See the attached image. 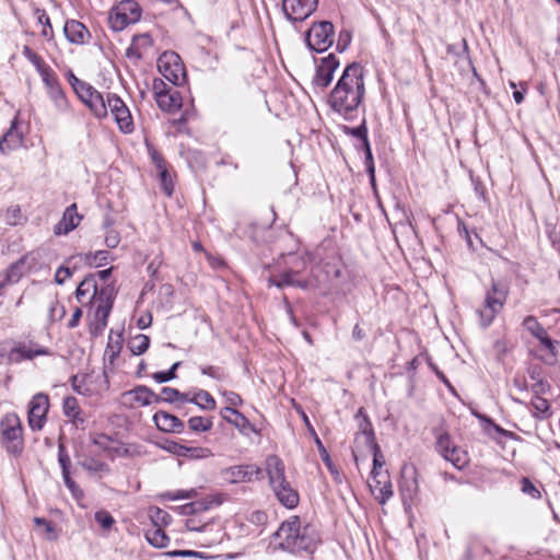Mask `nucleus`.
Masks as SVG:
<instances>
[{
	"label": "nucleus",
	"mask_w": 560,
	"mask_h": 560,
	"mask_svg": "<svg viewBox=\"0 0 560 560\" xmlns=\"http://www.w3.org/2000/svg\"><path fill=\"white\" fill-rule=\"evenodd\" d=\"M40 78L48 91L60 86L58 79L49 66H45L38 70Z\"/></svg>",
	"instance_id": "4c0bfd02"
},
{
	"label": "nucleus",
	"mask_w": 560,
	"mask_h": 560,
	"mask_svg": "<svg viewBox=\"0 0 560 560\" xmlns=\"http://www.w3.org/2000/svg\"><path fill=\"white\" fill-rule=\"evenodd\" d=\"M23 136L15 125L12 124L11 128L0 139V151L2 153H9L22 145Z\"/></svg>",
	"instance_id": "c756f323"
},
{
	"label": "nucleus",
	"mask_w": 560,
	"mask_h": 560,
	"mask_svg": "<svg viewBox=\"0 0 560 560\" xmlns=\"http://www.w3.org/2000/svg\"><path fill=\"white\" fill-rule=\"evenodd\" d=\"M509 294V284L501 280H493L486 292L482 306L477 311L482 327L492 324L497 315L503 310Z\"/></svg>",
	"instance_id": "20e7f679"
},
{
	"label": "nucleus",
	"mask_w": 560,
	"mask_h": 560,
	"mask_svg": "<svg viewBox=\"0 0 560 560\" xmlns=\"http://www.w3.org/2000/svg\"><path fill=\"white\" fill-rule=\"evenodd\" d=\"M122 349V336L121 334H113L110 330L108 336V342L105 349L104 357L110 364L118 358L120 351Z\"/></svg>",
	"instance_id": "7c9ffc66"
},
{
	"label": "nucleus",
	"mask_w": 560,
	"mask_h": 560,
	"mask_svg": "<svg viewBox=\"0 0 560 560\" xmlns=\"http://www.w3.org/2000/svg\"><path fill=\"white\" fill-rule=\"evenodd\" d=\"M265 466L270 487L278 501L287 509H294L299 504L300 497L285 478L283 462L276 455H269Z\"/></svg>",
	"instance_id": "7ed1b4c3"
},
{
	"label": "nucleus",
	"mask_w": 560,
	"mask_h": 560,
	"mask_svg": "<svg viewBox=\"0 0 560 560\" xmlns=\"http://www.w3.org/2000/svg\"><path fill=\"white\" fill-rule=\"evenodd\" d=\"M350 132L354 137H357L360 140H362L363 145H366V143H370L369 139H368V129H366V126H365L364 121L359 127L352 128Z\"/></svg>",
	"instance_id": "0e129e2a"
},
{
	"label": "nucleus",
	"mask_w": 560,
	"mask_h": 560,
	"mask_svg": "<svg viewBox=\"0 0 560 560\" xmlns=\"http://www.w3.org/2000/svg\"><path fill=\"white\" fill-rule=\"evenodd\" d=\"M106 233H105V245L108 248H116L120 243V234L117 230L110 228V221L105 220Z\"/></svg>",
	"instance_id": "37998d69"
},
{
	"label": "nucleus",
	"mask_w": 560,
	"mask_h": 560,
	"mask_svg": "<svg viewBox=\"0 0 560 560\" xmlns=\"http://www.w3.org/2000/svg\"><path fill=\"white\" fill-rule=\"evenodd\" d=\"M50 352L47 348L34 342H20L13 347L9 353L10 362H20L22 360H32L38 355H48Z\"/></svg>",
	"instance_id": "4be33fe9"
},
{
	"label": "nucleus",
	"mask_w": 560,
	"mask_h": 560,
	"mask_svg": "<svg viewBox=\"0 0 560 560\" xmlns=\"http://www.w3.org/2000/svg\"><path fill=\"white\" fill-rule=\"evenodd\" d=\"M338 67L339 60L335 55L330 54L327 57L322 58L312 79L313 88L319 91L326 89L331 83L334 73Z\"/></svg>",
	"instance_id": "4468645a"
},
{
	"label": "nucleus",
	"mask_w": 560,
	"mask_h": 560,
	"mask_svg": "<svg viewBox=\"0 0 560 560\" xmlns=\"http://www.w3.org/2000/svg\"><path fill=\"white\" fill-rule=\"evenodd\" d=\"M196 494H197V491L195 489L177 490L175 492H165V493L162 494V498L171 500V501H177V500L191 499Z\"/></svg>",
	"instance_id": "49530a36"
},
{
	"label": "nucleus",
	"mask_w": 560,
	"mask_h": 560,
	"mask_svg": "<svg viewBox=\"0 0 560 560\" xmlns=\"http://www.w3.org/2000/svg\"><path fill=\"white\" fill-rule=\"evenodd\" d=\"M318 0H283L282 10L288 20L302 22L317 8Z\"/></svg>",
	"instance_id": "2eb2a0df"
},
{
	"label": "nucleus",
	"mask_w": 560,
	"mask_h": 560,
	"mask_svg": "<svg viewBox=\"0 0 560 560\" xmlns=\"http://www.w3.org/2000/svg\"><path fill=\"white\" fill-rule=\"evenodd\" d=\"M145 538L150 545L156 548H164L168 545L170 538L162 527H154L148 529Z\"/></svg>",
	"instance_id": "2f4dec72"
},
{
	"label": "nucleus",
	"mask_w": 560,
	"mask_h": 560,
	"mask_svg": "<svg viewBox=\"0 0 560 560\" xmlns=\"http://www.w3.org/2000/svg\"><path fill=\"white\" fill-rule=\"evenodd\" d=\"M39 258L38 252H31L13 262L7 270L5 280L8 283L18 282L25 273L36 268Z\"/></svg>",
	"instance_id": "f3484780"
},
{
	"label": "nucleus",
	"mask_w": 560,
	"mask_h": 560,
	"mask_svg": "<svg viewBox=\"0 0 560 560\" xmlns=\"http://www.w3.org/2000/svg\"><path fill=\"white\" fill-rule=\"evenodd\" d=\"M63 481L74 500L80 502L84 497L83 490L74 482V480L71 479V477L65 478Z\"/></svg>",
	"instance_id": "5fc2aeb1"
},
{
	"label": "nucleus",
	"mask_w": 560,
	"mask_h": 560,
	"mask_svg": "<svg viewBox=\"0 0 560 560\" xmlns=\"http://www.w3.org/2000/svg\"><path fill=\"white\" fill-rule=\"evenodd\" d=\"M0 431L3 443L9 453L21 454L23 450L22 424L14 412L7 413L0 421Z\"/></svg>",
	"instance_id": "423d86ee"
},
{
	"label": "nucleus",
	"mask_w": 560,
	"mask_h": 560,
	"mask_svg": "<svg viewBox=\"0 0 560 560\" xmlns=\"http://www.w3.org/2000/svg\"><path fill=\"white\" fill-rule=\"evenodd\" d=\"M82 467L84 469H86L88 471H92V472H101V471H106L107 470V466L102 463V462H98V460H85L83 463H81Z\"/></svg>",
	"instance_id": "e2e57ef3"
},
{
	"label": "nucleus",
	"mask_w": 560,
	"mask_h": 560,
	"mask_svg": "<svg viewBox=\"0 0 560 560\" xmlns=\"http://www.w3.org/2000/svg\"><path fill=\"white\" fill-rule=\"evenodd\" d=\"M150 346V338L147 335L138 334L128 341V348L135 355L143 354Z\"/></svg>",
	"instance_id": "473e14b6"
},
{
	"label": "nucleus",
	"mask_w": 560,
	"mask_h": 560,
	"mask_svg": "<svg viewBox=\"0 0 560 560\" xmlns=\"http://www.w3.org/2000/svg\"><path fill=\"white\" fill-rule=\"evenodd\" d=\"M158 68L160 73L173 85L179 86L186 82L185 67L176 52H163L158 59Z\"/></svg>",
	"instance_id": "1a4fd4ad"
},
{
	"label": "nucleus",
	"mask_w": 560,
	"mask_h": 560,
	"mask_svg": "<svg viewBox=\"0 0 560 560\" xmlns=\"http://www.w3.org/2000/svg\"><path fill=\"white\" fill-rule=\"evenodd\" d=\"M153 420L156 428L163 432L180 433L185 428L179 418L165 411L155 412Z\"/></svg>",
	"instance_id": "393cba45"
},
{
	"label": "nucleus",
	"mask_w": 560,
	"mask_h": 560,
	"mask_svg": "<svg viewBox=\"0 0 560 560\" xmlns=\"http://www.w3.org/2000/svg\"><path fill=\"white\" fill-rule=\"evenodd\" d=\"M373 451V469L378 471L377 469L385 465L384 456L381 452L378 444L375 442L369 445Z\"/></svg>",
	"instance_id": "864d4df0"
},
{
	"label": "nucleus",
	"mask_w": 560,
	"mask_h": 560,
	"mask_svg": "<svg viewBox=\"0 0 560 560\" xmlns=\"http://www.w3.org/2000/svg\"><path fill=\"white\" fill-rule=\"evenodd\" d=\"M370 488L380 504H385L393 497V486L387 474L372 470Z\"/></svg>",
	"instance_id": "412c9836"
},
{
	"label": "nucleus",
	"mask_w": 560,
	"mask_h": 560,
	"mask_svg": "<svg viewBox=\"0 0 560 560\" xmlns=\"http://www.w3.org/2000/svg\"><path fill=\"white\" fill-rule=\"evenodd\" d=\"M200 528V532L196 533L191 538L201 547H211L222 541L224 533L218 522H205Z\"/></svg>",
	"instance_id": "aec40b11"
},
{
	"label": "nucleus",
	"mask_w": 560,
	"mask_h": 560,
	"mask_svg": "<svg viewBox=\"0 0 560 560\" xmlns=\"http://www.w3.org/2000/svg\"><path fill=\"white\" fill-rule=\"evenodd\" d=\"M149 517L152 521L154 527H163L171 523L172 516L160 508H150Z\"/></svg>",
	"instance_id": "c9c22d12"
},
{
	"label": "nucleus",
	"mask_w": 560,
	"mask_h": 560,
	"mask_svg": "<svg viewBox=\"0 0 560 560\" xmlns=\"http://www.w3.org/2000/svg\"><path fill=\"white\" fill-rule=\"evenodd\" d=\"M75 296L80 303L84 302V299L88 298L92 305L95 300H98L101 296L106 298L110 296L107 290H102L97 294V284L93 276L85 277L77 288Z\"/></svg>",
	"instance_id": "5701e85b"
},
{
	"label": "nucleus",
	"mask_w": 560,
	"mask_h": 560,
	"mask_svg": "<svg viewBox=\"0 0 560 560\" xmlns=\"http://www.w3.org/2000/svg\"><path fill=\"white\" fill-rule=\"evenodd\" d=\"M436 450L444 459L451 462L457 468H462L466 464L465 452L451 441L446 432L436 436Z\"/></svg>",
	"instance_id": "dca6fc26"
},
{
	"label": "nucleus",
	"mask_w": 560,
	"mask_h": 560,
	"mask_svg": "<svg viewBox=\"0 0 560 560\" xmlns=\"http://www.w3.org/2000/svg\"><path fill=\"white\" fill-rule=\"evenodd\" d=\"M334 25L328 21L314 23L306 33V43L310 49L323 52L334 43Z\"/></svg>",
	"instance_id": "9d476101"
},
{
	"label": "nucleus",
	"mask_w": 560,
	"mask_h": 560,
	"mask_svg": "<svg viewBox=\"0 0 560 560\" xmlns=\"http://www.w3.org/2000/svg\"><path fill=\"white\" fill-rule=\"evenodd\" d=\"M66 308L56 298H51L48 302V318L50 322H57L63 318Z\"/></svg>",
	"instance_id": "58836bf2"
},
{
	"label": "nucleus",
	"mask_w": 560,
	"mask_h": 560,
	"mask_svg": "<svg viewBox=\"0 0 560 560\" xmlns=\"http://www.w3.org/2000/svg\"><path fill=\"white\" fill-rule=\"evenodd\" d=\"M359 428H360V433H361L362 438L364 439V443L366 445L375 443L374 431H373L372 424L366 419V417H364L360 421Z\"/></svg>",
	"instance_id": "c03bdc74"
},
{
	"label": "nucleus",
	"mask_w": 560,
	"mask_h": 560,
	"mask_svg": "<svg viewBox=\"0 0 560 560\" xmlns=\"http://www.w3.org/2000/svg\"><path fill=\"white\" fill-rule=\"evenodd\" d=\"M159 172L162 189L167 196H171L174 189L171 175L168 174L166 168Z\"/></svg>",
	"instance_id": "13d9d810"
},
{
	"label": "nucleus",
	"mask_w": 560,
	"mask_h": 560,
	"mask_svg": "<svg viewBox=\"0 0 560 560\" xmlns=\"http://www.w3.org/2000/svg\"><path fill=\"white\" fill-rule=\"evenodd\" d=\"M163 448L166 452L179 457H184L188 454V446L182 445L174 441L166 442Z\"/></svg>",
	"instance_id": "09e8293b"
},
{
	"label": "nucleus",
	"mask_w": 560,
	"mask_h": 560,
	"mask_svg": "<svg viewBox=\"0 0 560 560\" xmlns=\"http://www.w3.org/2000/svg\"><path fill=\"white\" fill-rule=\"evenodd\" d=\"M202 523L196 518L190 517L185 521V527L189 534H191V537L196 535V533L200 532Z\"/></svg>",
	"instance_id": "69168bd1"
},
{
	"label": "nucleus",
	"mask_w": 560,
	"mask_h": 560,
	"mask_svg": "<svg viewBox=\"0 0 560 560\" xmlns=\"http://www.w3.org/2000/svg\"><path fill=\"white\" fill-rule=\"evenodd\" d=\"M63 33L67 39L72 44L82 45L90 37L89 30L77 20H69L63 26Z\"/></svg>",
	"instance_id": "a878e982"
},
{
	"label": "nucleus",
	"mask_w": 560,
	"mask_h": 560,
	"mask_svg": "<svg viewBox=\"0 0 560 560\" xmlns=\"http://www.w3.org/2000/svg\"><path fill=\"white\" fill-rule=\"evenodd\" d=\"M211 456V452L206 447H188V454L185 457L201 459Z\"/></svg>",
	"instance_id": "680f3d73"
},
{
	"label": "nucleus",
	"mask_w": 560,
	"mask_h": 560,
	"mask_svg": "<svg viewBox=\"0 0 560 560\" xmlns=\"http://www.w3.org/2000/svg\"><path fill=\"white\" fill-rule=\"evenodd\" d=\"M110 110L114 119L124 133H131L135 129L133 120L126 103L116 94L108 93L106 96V112Z\"/></svg>",
	"instance_id": "9b49d317"
},
{
	"label": "nucleus",
	"mask_w": 560,
	"mask_h": 560,
	"mask_svg": "<svg viewBox=\"0 0 560 560\" xmlns=\"http://www.w3.org/2000/svg\"><path fill=\"white\" fill-rule=\"evenodd\" d=\"M317 538L310 525H303L299 516H291L281 523L272 535L271 545L290 553L301 551L311 552L316 545Z\"/></svg>",
	"instance_id": "f03ea898"
},
{
	"label": "nucleus",
	"mask_w": 560,
	"mask_h": 560,
	"mask_svg": "<svg viewBox=\"0 0 560 560\" xmlns=\"http://www.w3.org/2000/svg\"><path fill=\"white\" fill-rule=\"evenodd\" d=\"M35 15L37 18L38 23L43 25L42 36L47 39H50L52 37V27L50 24L49 16L46 14L44 10L40 9L35 10Z\"/></svg>",
	"instance_id": "ea45409f"
},
{
	"label": "nucleus",
	"mask_w": 560,
	"mask_h": 560,
	"mask_svg": "<svg viewBox=\"0 0 560 560\" xmlns=\"http://www.w3.org/2000/svg\"><path fill=\"white\" fill-rule=\"evenodd\" d=\"M49 410V397L44 393L34 395L30 401L27 420L33 431H39L44 428Z\"/></svg>",
	"instance_id": "f8f14e48"
},
{
	"label": "nucleus",
	"mask_w": 560,
	"mask_h": 560,
	"mask_svg": "<svg viewBox=\"0 0 560 560\" xmlns=\"http://www.w3.org/2000/svg\"><path fill=\"white\" fill-rule=\"evenodd\" d=\"M155 102L161 110L170 114L178 112L183 106L182 95L176 89L166 92L164 95L156 98Z\"/></svg>",
	"instance_id": "bb28decb"
},
{
	"label": "nucleus",
	"mask_w": 560,
	"mask_h": 560,
	"mask_svg": "<svg viewBox=\"0 0 560 560\" xmlns=\"http://www.w3.org/2000/svg\"><path fill=\"white\" fill-rule=\"evenodd\" d=\"M190 402L197 405L198 407L205 410H213L215 408L214 398L207 390L203 389H200L197 393H195L190 399Z\"/></svg>",
	"instance_id": "72a5a7b5"
},
{
	"label": "nucleus",
	"mask_w": 560,
	"mask_h": 560,
	"mask_svg": "<svg viewBox=\"0 0 560 560\" xmlns=\"http://www.w3.org/2000/svg\"><path fill=\"white\" fill-rule=\"evenodd\" d=\"M180 393L173 387H163L161 390L160 401L174 402L178 400Z\"/></svg>",
	"instance_id": "bf43d9fd"
},
{
	"label": "nucleus",
	"mask_w": 560,
	"mask_h": 560,
	"mask_svg": "<svg viewBox=\"0 0 560 560\" xmlns=\"http://www.w3.org/2000/svg\"><path fill=\"white\" fill-rule=\"evenodd\" d=\"M365 94L364 69L358 62L347 66L332 89L328 104L339 115L350 119L358 112Z\"/></svg>",
	"instance_id": "f257e3e1"
},
{
	"label": "nucleus",
	"mask_w": 560,
	"mask_h": 560,
	"mask_svg": "<svg viewBox=\"0 0 560 560\" xmlns=\"http://www.w3.org/2000/svg\"><path fill=\"white\" fill-rule=\"evenodd\" d=\"M222 418L233 424L238 431L243 434L247 433L248 430H252L253 427L248 419L243 416L240 411L232 407H225L221 411Z\"/></svg>",
	"instance_id": "cd10ccee"
},
{
	"label": "nucleus",
	"mask_w": 560,
	"mask_h": 560,
	"mask_svg": "<svg viewBox=\"0 0 560 560\" xmlns=\"http://www.w3.org/2000/svg\"><path fill=\"white\" fill-rule=\"evenodd\" d=\"M417 475V469L413 465L402 466L399 491L405 505L410 504L419 491Z\"/></svg>",
	"instance_id": "a211bd4d"
},
{
	"label": "nucleus",
	"mask_w": 560,
	"mask_h": 560,
	"mask_svg": "<svg viewBox=\"0 0 560 560\" xmlns=\"http://www.w3.org/2000/svg\"><path fill=\"white\" fill-rule=\"evenodd\" d=\"M95 521L104 528L109 529L114 523V517L107 511H97L94 515Z\"/></svg>",
	"instance_id": "8fccbe9b"
},
{
	"label": "nucleus",
	"mask_w": 560,
	"mask_h": 560,
	"mask_svg": "<svg viewBox=\"0 0 560 560\" xmlns=\"http://www.w3.org/2000/svg\"><path fill=\"white\" fill-rule=\"evenodd\" d=\"M189 429L195 432H206L212 427V421L205 417H191L188 420Z\"/></svg>",
	"instance_id": "79ce46f5"
},
{
	"label": "nucleus",
	"mask_w": 560,
	"mask_h": 560,
	"mask_svg": "<svg viewBox=\"0 0 560 560\" xmlns=\"http://www.w3.org/2000/svg\"><path fill=\"white\" fill-rule=\"evenodd\" d=\"M180 365V362H175L171 369L168 371H163V372H156L153 374V380L156 382V383H166L168 381H172L176 377V370L179 368Z\"/></svg>",
	"instance_id": "a18cd8bd"
},
{
	"label": "nucleus",
	"mask_w": 560,
	"mask_h": 560,
	"mask_svg": "<svg viewBox=\"0 0 560 560\" xmlns=\"http://www.w3.org/2000/svg\"><path fill=\"white\" fill-rule=\"evenodd\" d=\"M23 55L36 67L37 71L46 66L44 60L27 46L23 48Z\"/></svg>",
	"instance_id": "6e6d98bb"
},
{
	"label": "nucleus",
	"mask_w": 560,
	"mask_h": 560,
	"mask_svg": "<svg viewBox=\"0 0 560 560\" xmlns=\"http://www.w3.org/2000/svg\"><path fill=\"white\" fill-rule=\"evenodd\" d=\"M172 557H192L197 560H205L201 552L192 551V550H175L168 553Z\"/></svg>",
	"instance_id": "338daca9"
},
{
	"label": "nucleus",
	"mask_w": 560,
	"mask_h": 560,
	"mask_svg": "<svg viewBox=\"0 0 560 560\" xmlns=\"http://www.w3.org/2000/svg\"><path fill=\"white\" fill-rule=\"evenodd\" d=\"M523 326L539 345L540 358L552 363L556 360V342L549 337L545 328L534 316L525 317Z\"/></svg>",
	"instance_id": "0eeeda50"
},
{
	"label": "nucleus",
	"mask_w": 560,
	"mask_h": 560,
	"mask_svg": "<svg viewBox=\"0 0 560 560\" xmlns=\"http://www.w3.org/2000/svg\"><path fill=\"white\" fill-rule=\"evenodd\" d=\"M71 271L67 267H60L55 275V281L58 284H62L68 278H70Z\"/></svg>",
	"instance_id": "774afa93"
},
{
	"label": "nucleus",
	"mask_w": 560,
	"mask_h": 560,
	"mask_svg": "<svg viewBox=\"0 0 560 560\" xmlns=\"http://www.w3.org/2000/svg\"><path fill=\"white\" fill-rule=\"evenodd\" d=\"M259 474L260 468L252 464L231 466L221 471L223 480L231 485L250 482Z\"/></svg>",
	"instance_id": "6ab92c4d"
},
{
	"label": "nucleus",
	"mask_w": 560,
	"mask_h": 560,
	"mask_svg": "<svg viewBox=\"0 0 560 560\" xmlns=\"http://www.w3.org/2000/svg\"><path fill=\"white\" fill-rule=\"evenodd\" d=\"M126 397L138 402L140 406H149L153 402H160V396L145 386H138L125 394Z\"/></svg>",
	"instance_id": "c85d7f7f"
},
{
	"label": "nucleus",
	"mask_w": 560,
	"mask_h": 560,
	"mask_svg": "<svg viewBox=\"0 0 560 560\" xmlns=\"http://www.w3.org/2000/svg\"><path fill=\"white\" fill-rule=\"evenodd\" d=\"M82 217L77 211V205L72 203L66 208L61 220L55 225L56 235H66L73 231L81 222Z\"/></svg>",
	"instance_id": "b1692460"
},
{
	"label": "nucleus",
	"mask_w": 560,
	"mask_h": 560,
	"mask_svg": "<svg viewBox=\"0 0 560 560\" xmlns=\"http://www.w3.org/2000/svg\"><path fill=\"white\" fill-rule=\"evenodd\" d=\"M63 413L67 418L75 416V412L80 410L78 400L75 397L68 396L63 399L62 404Z\"/></svg>",
	"instance_id": "de8ad7c7"
},
{
	"label": "nucleus",
	"mask_w": 560,
	"mask_h": 560,
	"mask_svg": "<svg viewBox=\"0 0 560 560\" xmlns=\"http://www.w3.org/2000/svg\"><path fill=\"white\" fill-rule=\"evenodd\" d=\"M293 271H287V272H283L279 279H276V278H270L269 279V284L270 285H275L277 288H283L285 285H296V287H301V288H305L306 284L304 282H301V281H295L293 279Z\"/></svg>",
	"instance_id": "e433bc0d"
},
{
	"label": "nucleus",
	"mask_w": 560,
	"mask_h": 560,
	"mask_svg": "<svg viewBox=\"0 0 560 560\" xmlns=\"http://www.w3.org/2000/svg\"><path fill=\"white\" fill-rule=\"evenodd\" d=\"M521 490H522V492L524 494H527V495H529L533 499H537V498L540 497V491L527 478H522V480H521Z\"/></svg>",
	"instance_id": "603ef678"
},
{
	"label": "nucleus",
	"mask_w": 560,
	"mask_h": 560,
	"mask_svg": "<svg viewBox=\"0 0 560 560\" xmlns=\"http://www.w3.org/2000/svg\"><path fill=\"white\" fill-rule=\"evenodd\" d=\"M22 219L21 209L19 206L10 207L5 213V221L8 224L15 225Z\"/></svg>",
	"instance_id": "4d7b16f0"
},
{
	"label": "nucleus",
	"mask_w": 560,
	"mask_h": 560,
	"mask_svg": "<svg viewBox=\"0 0 560 560\" xmlns=\"http://www.w3.org/2000/svg\"><path fill=\"white\" fill-rule=\"evenodd\" d=\"M47 94L59 113H66L69 110V102L61 86L48 91Z\"/></svg>",
	"instance_id": "f704fd0d"
},
{
	"label": "nucleus",
	"mask_w": 560,
	"mask_h": 560,
	"mask_svg": "<svg viewBox=\"0 0 560 560\" xmlns=\"http://www.w3.org/2000/svg\"><path fill=\"white\" fill-rule=\"evenodd\" d=\"M174 89V86H168L162 79L153 80L152 91L155 100L164 95L166 92H171Z\"/></svg>",
	"instance_id": "3c124183"
},
{
	"label": "nucleus",
	"mask_w": 560,
	"mask_h": 560,
	"mask_svg": "<svg viewBox=\"0 0 560 560\" xmlns=\"http://www.w3.org/2000/svg\"><path fill=\"white\" fill-rule=\"evenodd\" d=\"M70 84L80 101L89 107L96 118L101 119L107 116L106 98L97 90L74 75H71Z\"/></svg>",
	"instance_id": "39448f33"
},
{
	"label": "nucleus",
	"mask_w": 560,
	"mask_h": 560,
	"mask_svg": "<svg viewBox=\"0 0 560 560\" xmlns=\"http://www.w3.org/2000/svg\"><path fill=\"white\" fill-rule=\"evenodd\" d=\"M92 307L95 308L94 314L90 318L89 330L92 336H100L103 334L104 329L107 326V320L109 313L113 307V301L110 296L100 298L94 301Z\"/></svg>",
	"instance_id": "ddd939ff"
},
{
	"label": "nucleus",
	"mask_w": 560,
	"mask_h": 560,
	"mask_svg": "<svg viewBox=\"0 0 560 560\" xmlns=\"http://www.w3.org/2000/svg\"><path fill=\"white\" fill-rule=\"evenodd\" d=\"M141 16V10L137 2L126 0L114 7L108 16V23L114 31H121L129 24L136 23Z\"/></svg>",
	"instance_id": "6e6552de"
},
{
	"label": "nucleus",
	"mask_w": 560,
	"mask_h": 560,
	"mask_svg": "<svg viewBox=\"0 0 560 560\" xmlns=\"http://www.w3.org/2000/svg\"><path fill=\"white\" fill-rule=\"evenodd\" d=\"M363 147H364V151H365V166H366V171L370 174L371 182L374 183L375 167H374V161H373V155H372V151H371V148H370V143H366V145H363Z\"/></svg>",
	"instance_id": "052dcab7"
},
{
	"label": "nucleus",
	"mask_w": 560,
	"mask_h": 560,
	"mask_svg": "<svg viewBox=\"0 0 560 560\" xmlns=\"http://www.w3.org/2000/svg\"><path fill=\"white\" fill-rule=\"evenodd\" d=\"M58 462L61 467L62 478L70 477L71 459L63 444L58 446Z\"/></svg>",
	"instance_id": "a19ab883"
}]
</instances>
